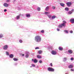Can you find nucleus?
Wrapping results in <instances>:
<instances>
[{
  "label": "nucleus",
  "mask_w": 74,
  "mask_h": 74,
  "mask_svg": "<svg viewBox=\"0 0 74 74\" xmlns=\"http://www.w3.org/2000/svg\"><path fill=\"white\" fill-rule=\"evenodd\" d=\"M32 61H34V60H33V59H32Z\"/></svg>",
  "instance_id": "obj_47"
},
{
  "label": "nucleus",
  "mask_w": 74,
  "mask_h": 74,
  "mask_svg": "<svg viewBox=\"0 0 74 74\" xmlns=\"http://www.w3.org/2000/svg\"><path fill=\"white\" fill-rule=\"evenodd\" d=\"M73 65H70L69 66V69H72V68H73Z\"/></svg>",
  "instance_id": "obj_10"
},
{
  "label": "nucleus",
  "mask_w": 74,
  "mask_h": 74,
  "mask_svg": "<svg viewBox=\"0 0 74 74\" xmlns=\"http://www.w3.org/2000/svg\"><path fill=\"white\" fill-rule=\"evenodd\" d=\"M17 18V19L18 20L20 18V16H17L16 17Z\"/></svg>",
  "instance_id": "obj_20"
},
{
  "label": "nucleus",
  "mask_w": 74,
  "mask_h": 74,
  "mask_svg": "<svg viewBox=\"0 0 74 74\" xmlns=\"http://www.w3.org/2000/svg\"><path fill=\"white\" fill-rule=\"evenodd\" d=\"M57 31H59V30H60V29H57Z\"/></svg>",
  "instance_id": "obj_43"
},
{
  "label": "nucleus",
  "mask_w": 74,
  "mask_h": 74,
  "mask_svg": "<svg viewBox=\"0 0 74 74\" xmlns=\"http://www.w3.org/2000/svg\"><path fill=\"white\" fill-rule=\"evenodd\" d=\"M13 60L14 61H17V60H18V59H17L15 58H13Z\"/></svg>",
  "instance_id": "obj_23"
},
{
  "label": "nucleus",
  "mask_w": 74,
  "mask_h": 74,
  "mask_svg": "<svg viewBox=\"0 0 74 74\" xmlns=\"http://www.w3.org/2000/svg\"><path fill=\"white\" fill-rule=\"evenodd\" d=\"M39 63H42V61L40 60L39 61Z\"/></svg>",
  "instance_id": "obj_37"
},
{
  "label": "nucleus",
  "mask_w": 74,
  "mask_h": 74,
  "mask_svg": "<svg viewBox=\"0 0 74 74\" xmlns=\"http://www.w3.org/2000/svg\"><path fill=\"white\" fill-rule=\"evenodd\" d=\"M50 66H53V65H52V63H50Z\"/></svg>",
  "instance_id": "obj_39"
},
{
  "label": "nucleus",
  "mask_w": 74,
  "mask_h": 74,
  "mask_svg": "<svg viewBox=\"0 0 74 74\" xmlns=\"http://www.w3.org/2000/svg\"><path fill=\"white\" fill-rule=\"evenodd\" d=\"M38 52L39 54H41L42 52V51L41 50H40L38 51Z\"/></svg>",
  "instance_id": "obj_18"
},
{
  "label": "nucleus",
  "mask_w": 74,
  "mask_h": 74,
  "mask_svg": "<svg viewBox=\"0 0 74 74\" xmlns=\"http://www.w3.org/2000/svg\"><path fill=\"white\" fill-rule=\"evenodd\" d=\"M37 57L38 58H39V59H40V58H41V57L40 56H39V55H38L37 56Z\"/></svg>",
  "instance_id": "obj_22"
},
{
  "label": "nucleus",
  "mask_w": 74,
  "mask_h": 74,
  "mask_svg": "<svg viewBox=\"0 0 74 74\" xmlns=\"http://www.w3.org/2000/svg\"><path fill=\"white\" fill-rule=\"evenodd\" d=\"M3 5L4 7H8L9 5L7 3H5L3 4Z\"/></svg>",
  "instance_id": "obj_7"
},
{
  "label": "nucleus",
  "mask_w": 74,
  "mask_h": 74,
  "mask_svg": "<svg viewBox=\"0 0 74 74\" xmlns=\"http://www.w3.org/2000/svg\"><path fill=\"white\" fill-rule=\"evenodd\" d=\"M7 2H9L10 1L9 0H7L6 1Z\"/></svg>",
  "instance_id": "obj_44"
},
{
  "label": "nucleus",
  "mask_w": 74,
  "mask_h": 74,
  "mask_svg": "<svg viewBox=\"0 0 74 74\" xmlns=\"http://www.w3.org/2000/svg\"><path fill=\"white\" fill-rule=\"evenodd\" d=\"M64 61H66V60H67V58H64Z\"/></svg>",
  "instance_id": "obj_26"
},
{
  "label": "nucleus",
  "mask_w": 74,
  "mask_h": 74,
  "mask_svg": "<svg viewBox=\"0 0 74 74\" xmlns=\"http://www.w3.org/2000/svg\"><path fill=\"white\" fill-rule=\"evenodd\" d=\"M25 57L26 58H29V55H27L25 56Z\"/></svg>",
  "instance_id": "obj_29"
},
{
  "label": "nucleus",
  "mask_w": 74,
  "mask_h": 74,
  "mask_svg": "<svg viewBox=\"0 0 74 74\" xmlns=\"http://www.w3.org/2000/svg\"><path fill=\"white\" fill-rule=\"evenodd\" d=\"M9 57L10 58H13V57H14V55H12V54H11L10 55Z\"/></svg>",
  "instance_id": "obj_13"
},
{
  "label": "nucleus",
  "mask_w": 74,
  "mask_h": 74,
  "mask_svg": "<svg viewBox=\"0 0 74 74\" xmlns=\"http://www.w3.org/2000/svg\"><path fill=\"white\" fill-rule=\"evenodd\" d=\"M64 32L65 33H69V32H68V31H67V30H64Z\"/></svg>",
  "instance_id": "obj_24"
},
{
  "label": "nucleus",
  "mask_w": 74,
  "mask_h": 74,
  "mask_svg": "<svg viewBox=\"0 0 74 74\" xmlns=\"http://www.w3.org/2000/svg\"><path fill=\"white\" fill-rule=\"evenodd\" d=\"M56 53H57V52H56V51L54 50H53L51 51V54L52 55H56Z\"/></svg>",
  "instance_id": "obj_4"
},
{
  "label": "nucleus",
  "mask_w": 74,
  "mask_h": 74,
  "mask_svg": "<svg viewBox=\"0 0 74 74\" xmlns=\"http://www.w3.org/2000/svg\"><path fill=\"white\" fill-rule=\"evenodd\" d=\"M68 74V73H66V74Z\"/></svg>",
  "instance_id": "obj_49"
},
{
  "label": "nucleus",
  "mask_w": 74,
  "mask_h": 74,
  "mask_svg": "<svg viewBox=\"0 0 74 74\" xmlns=\"http://www.w3.org/2000/svg\"><path fill=\"white\" fill-rule=\"evenodd\" d=\"M68 7H70L71 5V2H68L66 3Z\"/></svg>",
  "instance_id": "obj_5"
},
{
  "label": "nucleus",
  "mask_w": 74,
  "mask_h": 74,
  "mask_svg": "<svg viewBox=\"0 0 74 74\" xmlns=\"http://www.w3.org/2000/svg\"><path fill=\"white\" fill-rule=\"evenodd\" d=\"M71 11H72V12H73L74 11V9H72V10H71Z\"/></svg>",
  "instance_id": "obj_45"
},
{
  "label": "nucleus",
  "mask_w": 74,
  "mask_h": 74,
  "mask_svg": "<svg viewBox=\"0 0 74 74\" xmlns=\"http://www.w3.org/2000/svg\"><path fill=\"white\" fill-rule=\"evenodd\" d=\"M41 33H44V30H42L41 31Z\"/></svg>",
  "instance_id": "obj_28"
},
{
  "label": "nucleus",
  "mask_w": 74,
  "mask_h": 74,
  "mask_svg": "<svg viewBox=\"0 0 74 74\" xmlns=\"http://www.w3.org/2000/svg\"><path fill=\"white\" fill-rule=\"evenodd\" d=\"M60 4L61 6L62 7H64V4L63 3H60Z\"/></svg>",
  "instance_id": "obj_14"
},
{
  "label": "nucleus",
  "mask_w": 74,
  "mask_h": 74,
  "mask_svg": "<svg viewBox=\"0 0 74 74\" xmlns=\"http://www.w3.org/2000/svg\"><path fill=\"white\" fill-rule=\"evenodd\" d=\"M45 14H49V12H45Z\"/></svg>",
  "instance_id": "obj_34"
},
{
  "label": "nucleus",
  "mask_w": 74,
  "mask_h": 74,
  "mask_svg": "<svg viewBox=\"0 0 74 74\" xmlns=\"http://www.w3.org/2000/svg\"><path fill=\"white\" fill-rule=\"evenodd\" d=\"M62 22L63 23H62L61 24V25H59V27H66V21H63Z\"/></svg>",
  "instance_id": "obj_1"
},
{
  "label": "nucleus",
  "mask_w": 74,
  "mask_h": 74,
  "mask_svg": "<svg viewBox=\"0 0 74 74\" xmlns=\"http://www.w3.org/2000/svg\"><path fill=\"white\" fill-rule=\"evenodd\" d=\"M3 37V35H2V34H1L0 35V38H1V37Z\"/></svg>",
  "instance_id": "obj_27"
},
{
  "label": "nucleus",
  "mask_w": 74,
  "mask_h": 74,
  "mask_svg": "<svg viewBox=\"0 0 74 74\" xmlns=\"http://www.w3.org/2000/svg\"><path fill=\"white\" fill-rule=\"evenodd\" d=\"M68 52L69 53H70L71 54L73 53V51H72L71 50H69L68 51Z\"/></svg>",
  "instance_id": "obj_9"
},
{
  "label": "nucleus",
  "mask_w": 74,
  "mask_h": 74,
  "mask_svg": "<svg viewBox=\"0 0 74 74\" xmlns=\"http://www.w3.org/2000/svg\"><path fill=\"white\" fill-rule=\"evenodd\" d=\"M47 70L49 71H51V72H53L55 70L54 69L49 67L48 68Z\"/></svg>",
  "instance_id": "obj_3"
},
{
  "label": "nucleus",
  "mask_w": 74,
  "mask_h": 74,
  "mask_svg": "<svg viewBox=\"0 0 74 74\" xmlns=\"http://www.w3.org/2000/svg\"><path fill=\"white\" fill-rule=\"evenodd\" d=\"M7 10L6 9H5L4 10V12H6V11H7Z\"/></svg>",
  "instance_id": "obj_41"
},
{
  "label": "nucleus",
  "mask_w": 74,
  "mask_h": 74,
  "mask_svg": "<svg viewBox=\"0 0 74 74\" xmlns=\"http://www.w3.org/2000/svg\"><path fill=\"white\" fill-rule=\"evenodd\" d=\"M26 16L27 17H30V14H26Z\"/></svg>",
  "instance_id": "obj_15"
},
{
  "label": "nucleus",
  "mask_w": 74,
  "mask_h": 74,
  "mask_svg": "<svg viewBox=\"0 0 74 74\" xmlns=\"http://www.w3.org/2000/svg\"><path fill=\"white\" fill-rule=\"evenodd\" d=\"M39 49V48L38 47H37L35 48V49Z\"/></svg>",
  "instance_id": "obj_40"
},
{
  "label": "nucleus",
  "mask_w": 74,
  "mask_h": 74,
  "mask_svg": "<svg viewBox=\"0 0 74 74\" xmlns=\"http://www.w3.org/2000/svg\"><path fill=\"white\" fill-rule=\"evenodd\" d=\"M52 9L54 10V9H55V8H56V7L55 6H53L52 7Z\"/></svg>",
  "instance_id": "obj_25"
},
{
  "label": "nucleus",
  "mask_w": 74,
  "mask_h": 74,
  "mask_svg": "<svg viewBox=\"0 0 74 74\" xmlns=\"http://www.w3.org/2000/svg\"><path fill=\"white\" fill-rule=\"evenodd\" d=\"M37 10L38 11H40V10H41V8H40V7H38L37 8Z\"/></svg>",
  "instance_id": "obj_19"
},
{
  "label": "nucleus",
  "mask_w": 74,
  "mask_h": 74,
  "mask_svg": "<svg viewBox=\"0 0 74 74\" xmlns=\"http://www.w3.org/2000/svg\"><path fill=\"white\" fill-rule=\"evenodd\" d=\"M65 11H68L69 10V9L68 8H66L65 9Z\"/></svg>",
  "instance_id": "obj_17"
},
{
  "label": "nucleus",
  "mask_w": 74,
  "mask_h": 74,
  "mask_svg": "<svg viewBox=\"0 0 74 74\" xmlns=\"http://www.w3.org/2000/svg\"><path fill=\"white\" fill-rule=\"evenodd\" d=\"M32 67H35L36 66V65H34V64H32Z\"/></svg>",
  "instance_id": "obj_32"
},
{
  "label": "nucleus",
  "mask_w": 74,
  "mask_h": 74,
  "mask_svg": "<svg viewBox=\"0 0 74 74\" xmlns=\"http://www.w3.org/2000/svg\"><path fill=\"white\" fill-rule=\"evenodd\" d=\"M69 14H72V12H71V11H70L69 12Z\"/></svg>",
  "instance_id": "obj_31"
},
{
  "label": "nucleus",
  "mask_w": 74,
  "mask_h": 74,
  "mask_svg": "<svg viewBox=\"0 0 74 74\" xmlns=\"http://www.w3.org/2000/svg\"><path fill=\"white\" fill-rule=\"evenodd\" d=\"M70 22L72 23H74V18H72L70 20Z\"/></svg>",
  "instance_id": "obj_8"
},
{
  "label": "nucleus",
  "mask_w": 74,
  "mask_h": 74,
  "mask_svg": "<svg viewBox=\"0 0 74 74\" xmlns=\"http://www.w3.org/2000/svg\"><path fill=\"white\" fill-rule=\"evenodd\" d=\"M49 6H47L45 10L46 11H48L49 10Z\"/></svg>",
  "instance_id": "obj_11"
},
{
  "label": "nucleus",
  "mask_w": 74,
  "mask_h": 74,
  "mask_svg": "<svg viewBox=\"0 0 74 74\" xmlns=\"http://www.w3.org/2000/svg\"><path fill=\"white\" fill-rule=\"evenodd\" d=\"M8 49V45H5L3 47V49L5 50L7 49Z\"/></svg>",
  "instance_id": "obj_6"
},
{
  "label": "nucleus",
  "mask_w": 74,
  "mask_h": 74,
  "mask_svg": "<svg viewBox=\"0 0 74 74\" xmlns=\"http://www.w3.org/2000/svg\"><path fill=\"white\" fill-rule=\"evenodd\" d=\"M58 49L59 50H60V51H63V47H59Z\"/></svg>",
  "instance_id": "obj_12"
},
{
  "label": "nucleus",
  "mask_w": 74,
  "mask_h": 74,
  "mask_svg": "<svg viewBox=\"0 0 74 74\" xmlns=\"http://www.w3.org/2000/svg\"><path fill=\"white\" fill-rule=\"evenodd\" d=\"M22 56H25V54H22Z\"/></svg>",
  "instance_id": "obj_46"
},
{
  "label": "nucleus",
  "mask_w": 74,
  "mask_h": 74,
  "mask_svg": "<svg viewBox=\"0 0 74 74\" xmlns=\"http://www.w3.org/2000/svg\"><path fill=\"white\" fill-rule=\"evenodd\" d=\"M71 71H74V70L73 69H71Z\"/></svg>",
  "instance_id": "obj_38"
},
{
  "label": "nucleus",
  "mask_w": 74,
  "mask_h": 74,
  "mask_svg": "<svg viewBox=\"0 0 74 74\" xmlns=\"http://www.w3.org/2000/svg\"><path fill=\"white\" fill-rule=\"evenodd\" d=\"M49 18H51L52 16L51 15H50V16H48Z\"/></svg>",
  "instance_id": "obj_33"
},
{
  "label": "nucleus",
  "mask_w": 74,
  "mask_h": 74,
  "mask_svg": "<svg viewBox=\"0 0 74 74\" xmlns=\"http://www.w3.org/2000/svg\"><path fill=\"white\" fill-rule=\"evenodd\" d=\"M70 32L71 33H73V31H70Z\"/></svg>",
  "instance_id": "obj_42"
},
{
  "label": "nucleus",
  "mask_w": 74,
  "mask_h": 74,
  "mask_svg": "<svg viewBox=\"0 0 74 74\" xmlns=\"http://www.w3.org/2000/svg\"><path fill=\"white\" fill-rule=\"evenodd\" d=\"M32 67V66H30V67Z\"/></svg>",
  "instance_id": "obj_50"
},
{
  "label": "nucleus",
  "mask_w": 74,
  "mask_h": 74,
  "mask_svg": "<svg viewBox=\"0 0 74 74\" xmlns=\"http://www.w3.org/2000/svg\"><path fill=\"white\" fill-rule=\"evenodd\" d=\"M15 1H16V0H14V2Z\"/></svg>",
  "instance_id": "obj_48"
},
{
  "label": "nucleus",
  "mask_w": 74,
  "mask_h": 74,
  "mask_svg": "<svg viewBox=\"0 0 74 74\" xmlns=\"http://www.w3.org/2000/svg\"><path fill=\"white\" fill-rule=\"evenodd\" d=\"M71 60H74V58H71Z\"/></svg>",
  "instance_id": "obj_36"
},
{
  "label": "nucleus",
  "mask_w": 74,
  "mask_h": 74,
  "mask_svg": "<svg viewBox=\"0 0 74 74\" xmlns=\"http://www.w3.org/2000/svg\"><path fill=\"white\" fill-rule=\"evenodd\" d=\"M38 62V60H37L36 59H35L34 60V63H37V62Z\"/></svg>",
  "instance_id": "obj_16"
},
{
  "label": "nucleus",
  "mask_w": 74,
  "mask_h": 74,
  "mask_svg": "<svg viewBox=\"0 0 74 74\" xmlns=\"http://www.w3.org/2000/svg\"><path fill=\"white\" fill-rule=\"evenodd\" d=\"M56 18V16H52V19H55Z\"/></svg>",
  "instance_id": "obj_21"
},
{
  "label": "nucleus",
  "mask_w": 74,
  "mask_h": 74,
  "mask_svg": "<svg viewBox=\"0 0 74 74\" xmlns=\"http://www.w3.org/2000/svg\"><path fill=\"white\" fill-rule=\"evenodd\" d=\"M6 53L7 55H9V53H8V52L7 51Z\"/></svg>",
  "instance_id": "obj_35"
},
{
  "label": "nucleus",
  "mask_w": 74,
  "mask_h": 74,
  "mask_svg": "<svg viewBox=\"0 0 74 74\" xmlns=\"http://www.w3.org/2000/svg\"><path fill=\"white\" fill-rule=\"evenodd\" d=\"M19 41L20 42V43H22V42H23V41H22V40H20Z\"/></svg>",
  "instance_id": "obj_30"
},
{
  "label": "nucleus",
  "mask_w": 74,
  "mask_h": 74,
  "mask_svg": "<svg viewBox=\"0 0 74 74\" xmlns=\"http://www.w3.org/2000/svg\"><path fill=\"white\" fill-rule=\"evenodd\" d=\"M41 40V37L39 36H37L35 38V40L36 42H40Z\"/></svg>",
  "instance_id": "obj_2"
}]
</instances>
